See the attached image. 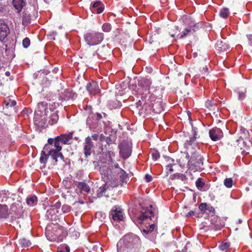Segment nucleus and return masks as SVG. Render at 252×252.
<instances>
[{"label":"nucleus","mask_w":252,"mask_h":252,"mask_svg":"<svg viewBox=\"0 0 252 252\" xmlns=\"http://www.w3.org/2000/svg\"><path fill=\"white\" fill-rule=\"evenodd\" d=\"M139 238L133 234H128L121 239L117 245L118 252H139Z\"/></svg>","instance_id":"obj_1"},{"label":"nucleus","mask_w":252,"mask_h":252,"mask_svg":"<svg viewBox=\"0 0 252 252\" xmlns=\"http://www.w3.org/2000/svg\"><path fill=\"white\" fill-rule=\"evenodd\" d=\"M155 99L154 94L147 96V93L141 94V99L137 102V107H140L138 108L140 115L145 116L152 114V101Z\"/></svg>","instance_id":"obj_2"},{"label":"nucleus","mask_w":252,"mask_h":252,"mask_svg":"<svg viewBox=\"0 0 252 252\" xmlns=\"http://www.w3.org/2000/svg\"><path fill=\"white\" fill-rule=\"evenodd\" d=\"M85 42L89 46H94L100 43L104 39V34L100 32H88L84 35Z\"/></svg>","instance_id":"obj_3"},{"label":"nucleus","mask_w":252,"mask_h":252,"mask_svg":"<svg viewBox=\"0 0 252 252\" xmlns=\"http://www.w3.org/2000/svg\"><path fill=\"white\" fill-rule=\"evenodd\" d=\"M61 229L59 226L56 224L48 225L46 227L45 234L47 239L51 241H56L58 239V236L60 234Z\"/></svg>","instance_id":"obj_4"},{"label":"nucleus","mask_w":252,"mask_h":252,"mask_svg":"<svg viewBox=\"0 0 252 252\" xmlns=\"http://www.w3.org/2000/svg\"><path fill=\"white\" fill-rule=\"evenodd\" d=\"M120 149V155L122 158L126 159L128 158L132 152V148L131 145L126 141L121 142L119 145Z\"/></svg>","instance_id":"obj_5"},{"label":"nucleus","mask_w":252,"mask_h":252,"mask_svg":"<svg viewBox=\"0 0 252 252\" xmlns=\"http://www.w3.org/2000/svg\"><path fill=\"white\" fill-rule=\"evenodd\" d=\"M152 84L151 81L147 78H143L138 81V86L140 88L139 90H141L140 92H142V94L147 93V96L151 94L150 93V88Z\"/></svg>","instance_id":"obj_6"},{"label":"nucleus","mask_w":252,"mask_h":252,"mask_svg":"<svg viewBox=\"0 0 252 252\" xmlns=\"http://www.w3.org/2000/svg\"><path fill=\"white\" fill-rule=\"evenodd\" d=\"M118 186V182L115 181L114 183H112V181L111 183L108 184V183H105L103 184L102 186L100 187L96 191V195L97 198H100L102 197L106 191L110 188V187L112 188L116 187Z\"/></svg>","instance_id":"obj_7"},{"label":"nucleus","mask_w":252,"mask_h":252,"mask_svg":"<svg viewBox=\"0 0 252 252\" xmlns=\"http://www.w3.org/2000/svg\"><path fill=\"white\" fill-rule=\"evenodd\" d=\"M211 139L213 141L220 140L223 136L222 131L220 128L215 127L211 129L209 132Z\"/></svg>","instance_id":"obj_8"},{"label":"nucleus","mask_w":252,"mask_h":252,"mask_svg":"<svg viewBox=\"0 0 252 252\" xmlns=\"http://www.w3.org/2000/svg\"><path fill=\"white\" fill-rule=\"evenodd\" d=\"M173 168L172 164H169L165 166V175L164 178H166L167 181V186L170 188H172V183L173 180Z\"/></svg>","instance_id":"obj_9"},{"label":"nucleus","mask_w":252,"mask_h":252,"mask_svg":"<svg viewBox=\"0 0 252 252\" xmlns=\"http://www.w3.org/2000/svg\"><path fill=\"white\" fill-rule=\"evenodd\" d=\"M104 4L100 0L93 2L90 6L92 12L95 14H100L104 11Z\"/></svg>","instance_id":"obj_10"},{"label":"nucleus","mask_w":252,"mask_h":252,"mask_svg":"<svg viewBox=\"0 0 252 252\" xmlns=\"http://www.w3.org/2000/svg\"><path fill=\"white\" fill-rule=\"evenodd\" d=\"M115 168L116 169V172L114 173L115 174L113 175L115 179L112 182L114 183L115 181L118 182L117 179L118 177L120 178L121 181L125 180L127 176L125 170L119 167L118 163L115 164Z\"/></svg>","instance_id":"obj_11"},{"label":"nucleus","mask_w":252,"mask_h":252,"mask_svg":"<svg viewBox=\"0 0 252 252\" xmlns=\"http://www.w3.org/2000/svg\"><path fill=\"white\" fill-rule=\"evenodd\" d=\"M50 108L47 107V103L46 102H41L38 103L36 112H39L40 115L42 117L48 116Z\"/></svg>","instance_id":"obj_12"},{"label":"nucleus","mask_w":252,"mask_h":252,"mask_svg":"<svg viewBox=\"0 0 252 252\" xmlns=\"http://www.w3.org/2000/svg\"><path fill=\"white\" fill-rule=\"evenodd\" d=\"M9 33L8 26L3 20H0V41H2Z\"/></svg>","instance_id":"obj_13"},{"label":"nucleus","mask_w":252,"mask_h":252,"mask_svg":"<svg viewBox=\"0 0 252 252\" xmlns=\"http://www.w3.org/2000/svg\"><path fill=\"white\" fill-rule=\"evenodd\" d=\"M93 147V143L90 136H88L85 139L84 146V154L85 158H87L91 154V149Z\"/></svg>","instance_id":"obj_14"},{"label":"nucleus","mask_w":252,"mask_h":252,"mask_svg":"<svg viewBox=\"0 0 252 252\" xmlns=\"http://www.w3.org/2000/svg\"><path fill=\"white\" fill-rule=\"evenodd\" d=\"M110 215L112 219L115 221L122 220L123 219V215L121 209L114 206L110 212Z\"/></svg>","instance_id":"obj_15"},{"label":"nucleus","mask_w":252,"mask_h":252,"mask_svg":"<svg viewBox=\"0 0 252 252\" xmlns=\"http://www.w3.org/2000/svg\"><path fill=\"white\" fill-rule=\"evenodd\" d=\"M86 89L90 94L93 95L98 94L100 91L98 84L96 82H92L88 83L86 86Z\"/></svg>","instance_id":"obj_16"},{"label":"nucleus","mask_w":252,"mask_h":252,"mask_svg":"<svg viewBox=\"0 0 252 252\" xmlns=\"http://www.w3.org/2000/svg\"><path fill=\"white\" fill-rule=\"evenodd\" d=\"M188 162L189 164L200 167L203 164V158L200 155H197L196 156H191Z\"/></svg>","instance_id":"obj_17"},{"label":"nucleus","mask_w":252,"mask_h":252,"mask_svg":"<svg viewBox=\"0 0 252 252\" xmlns=\"http://www.w3.org/2000/svg\"><path fill=\"white\" fill-rule=\"evenodd\" d=\"M110 50L107 46L103 45L98 48L96 51V54L100 58H106L107 56L110 55Z\"/></svg>","instance_id":"obj_18"},{"label":"nucleus","mask_w":252,"mask_h":252,"mask_svg":"<svg viewBox=\"0 0 252 252\" xmlns=\"http://www.w3.org/2000/svg\"><path fill=\"white\" fill-rule=\"evenodd\" d=\"M43 119L46 120H48L49 123L51 125H53L57 122L59 120V117L57 112L52 110L51 109L49 112L48 116H45Z\"/></svg>","instance_id":"obj_19"},{"label":"nucleus","mask_w":252,"mask_h":252,"mask_svg":"<svg viewBox=\"0 0 252 252\" xmlns=\"http://www.w3.org/2000/svg\"><path fill=\"white\" fill-rule=\"evenodd\" d=\"M12 5L17 10V12L19 13L24 7L26 4L25 0H12Z\"/></svg>","instance_id":"obj_20"},{"label":"nucleus","mask_w":252,"mask_h":252,"mask_svg":"<svg viewBox=\"0 0 252 252\" xmlns=\"http://www.w3.org/2000/svg\"><path fill=\"white\" fill-rule=\"evenodd\" d=\"M155 100L156 99L152 101V113L159 114L163 110V107L160 101Z\"/></svg>","instance_id":"obj_21"},{"label":"nucleus","mask_w":252,"mask_h":252,"mask_svg":"<svg viewBox=\"0 0 252 252\" xmlns=\"http://www.w3.org/2000/svg\"><path fill=\"white\" fill-rule=\"evenodd\" d=\"M60 142L63 144H69V141L72 139V133H70L68 134H62L57 137Z\"/></svg>","instance_id":"obj_22"},{"label":"nucleus","mask_w":252,"mask_h":252,"mask_svg":"<svg viewBox=\"0 0 252 252\" xmlns=\"http://www.w3.org/2000/svg\"><path fill=\"white\" fill-rule=\"evenodd\" d=\"M9 215L8 206L0 204V219H6Z\"/></svg>","instance_id":"obj_23"},{"label":"nucleus","mask_w":252,"mask_h":252,"mask_svg":"<svg viewBox=\"0 0 252 252\" xmlns=\"http://www.w3.org/2000/svg\"><path fill=\"white\" fill-rule=\"evenodd\" d=\"M63 94L64 95V100L73 99L77 97V94L73 93L70 89L64 90Z\"/></svg>","instance_id":"obj_24"},{"label":"nucleus","mask_w":252,"mask_h":252,"mask_svg":"<svg viewBox=\"0 0 252 252\" xmlns=\"http://www.w3.org/2000/svg\"><path fill=\"white\" fill-rule=\"evenodd\" d=\"M31 16L26 10H24L22 13V24L24 25H27L30 23Z\"/></svg>","instance_id":"obj_25"},{"label":"nucleus","mask_w":252,"mask_h":252,"mask_svg":"<svg viewBox=\"0 0 252 252\" xmlns=\"http://www.w3.org/2000/svg\"><path fill=\"white\" fill-rule=\"evenodd\" d=\"M57 213H60V214H61L59 211H56L53 209V208H51V207L46 212V215L47 217L52 221L55 220L56 217H54L55 216V215Z\"/></svg>","instance_id":"obj_26"},{"label":"nucleus","mask_w":252,"mask_h":252,"mask_svg":"<svg viewBox=\"0 0 252 252\" xmlns=\"http://www.w3.org/2000/svg\"><path fill=\"white\" fill-rule=\"evenodd\" d=\"M75 185L82 191H84L86 193H88L90 191V188L87 185V184L84 182H76Z\"/></svg>","instance_id":"obj_27"},{"label":"nucleus","mask_w":252,"mask_h":252,"mask_svg":"<svg viewBox=\"0 0 252 252\" xmlns=\"http://www.w3.org/2000/svg\"><path fill=\"white\" fill-rule=\"evenodd\" d=\"M147 213L146 212L145 213L142 212H140L139 214L136 215L133 217V221H134V220L137 219L138 220H139V222L141 223L142 220L147 219L148 217H151V215L150 216L149 215H147Z\"/></svg>","instance_id":"obj_28"},{"label":"nucleus","mask_w":252,"mask_h":252,"mask_svg":"<svg viewBox=\"0 0 252 252\" xmlns=\"http://www.w3.org/2000/svg\"><path fill=\"white\" fill-rule=\"evenodd\" d=\"M26 203L29 206H35L37 204V198L35 195L30 196L27 198Z\"/></svg>","instance_id":"obj_29"},{"label":"nucleus","mask_w":252,"mask_h":252,"mask_svg":"<svg viewBox=\"0 0 252 252\" xmlns=\"http://www.w3.org/2000/svg\"><path fill=\"white\" fill-rule=\"evenodd\" d=\"M19 244L20 245L21 247L23 249H25L26 248H29L32 245L31 241L25 238H21L19 240Z\"/></svg>","instance_id":"obj_30"},{"label":"nucleus","mask_w":252,"mask_h":252,"mask_svg":"<svg viewBox=\"0 0 252 252\" xmlns=\"http://www.w3.org/2000/svg\"><path fill=\"white\" fill-rule=\"evenodd\" d=\"M216 48L220 51H224L229 49V46L221 41H218L216 44Z\"/></svg>","instance_id":"obj_31"},{"label":"nucleus","mask_w":252,"mask_h":252,"mask_svg":"<svg viewBox=\"0 0 252 252\" xmlns=\"http://www.w3.org/2000/svg\"><path fill=\"white\" fill-rule=\"evenodd\" d=\"M194 32H195V29L194 28L192 29L191 28H188L185 29L180 34L177 36H179V38H184Z\"/></svg>","instance_id":"obj_32"},{"label":"nucleus","mask_w":252,"mask_h":252,"mask_svg":"<svg viewBox=\"0 0 252 252\" xmlns=\"http://www.w3.org/2000/svg\"><path fill=\"white\" fill-rule=\"evenodd\" d=\"M106 157L107 158V160L108 161V165L109 166H113V164H116V162H115L113 159V156H114V154L111 151H107L106 153Z\"/></svg>","instance_id":"obj_33"},{"label":"nucleus","mask_w":252,"mask_h":252,"mask_svg":"<svg viewBox=\"0 0 252 252\" xmlns=\"http://www.w3.org/2000/svg\"><path fill=\"white\" fill-rule=\"evenodd\" d=\"M49 157V155L48 153V154H46L45 151H42L41 153V157L40 158V163L45 164L47 162Z\"/></svg>","instance_id":"obj_34"},{"label":"nucleus","mask_w":252,"mask_h":252,"mask_svg":"<svg viewBox=\"0 0 252 252\" xmlns=\"http://www.w3.org/2000/svg\"><path fill=\"white\" fill-rule=\"evenodd\" d=\"M196 139V137H191L190 138L189 140H187L185 143V147L187 150H189L190 147H191L192 144L195 142Z\"/></svg>","instance_id":"obj_35"},{"label":"nucleus","mask_w":252,"mask_h":252,"mask_svg":"<svg viewBox=\"0 0 252 252\" xmlns=\"http://www.w3.org/2000/svg\"><path fill=\"white\" fill-rule=\"evenodd\" d=\"M229 243L226 242H223L221 243L219 246L220 250H221V251L224 252H226L229 249Z\"/></svg>","instance_id":"obj_36"},{"label":"nucleus","mask_w":252,"mask_h":252,"mask_svg":"<svg viewBox=\"0 0 252 252\" xmlns=\"http://www.w3.org/2000/svg\"><path fill=\"white\" fill-rule=\"evenodd\" d=\"M58 151H55L54 149H51L48 152L49 156L53 160H55L56 163L58 161Z\"/></svg>","instance_id":"obj_37"},{"label":"nucleus","mask_w":252,"mask_h":252,"mask_svg":"<svg viewBox=\"0 0 252 252\" xmlns=\"http://www.w3.org/2000/svg\"><path fill=\"white\" fill-rule=\"evenodd\" d=\"M100 139L101 141H105L107 144L110 145L112 144L113 142V140L112 138V136L110 135L109 136H105L102 134L100 135Z\"/></svg>","instance_id":"obj_38"},{"label":"nucleus","mask_w":252,"mask_h":252,"mask_svg":"<svg viewBox=\"0 0 252 252\" xmlns=\"http://www.w3.org/2000/svg\"><path fill=\"white\" fill-rule=\"evenodd\" d=\"M229 14V9L227 8L221 9L220 12V16L223 18H226Z\"/></svg>","instance_id":"obj_39"},{"label":"nucleus","mask_w":252,"mask_h":252,"mask_svg":"<svg viewBox=\"0 0 252 252\" xmlns=\"http://www.w3.org/2000/svg\"><path fill=\"white\" fill-rule=\"evenodd\" d=\"M69 247L65 244L60 245L57 249V252H69Z\"/></svg>","instance_id":"obj_40"},{"label":"nucleus","mask_w":252,"mask_h":252,"mask_svg":"<svg viewBox=\"0 0 252 252\" xmlns=\"http://www.w3.org/2000/svg\"><path fill=\"white\" fill-rule=\"evenodd\" d=\"M102 29L103 32H108L111 31L112 26L110 23H106L102 26Z\"/></svg>","instance_id":"obj_41"},{"label":"nucleus","mask_w":252,"mask_h":252,"mask_svg":"<svg viewBox=\"0 0 252 252\" xmlns=\"http://www.w3.org/2000/svg\"><path fill=\"white\" fill-rule=\"evenodd\" d=\"M224 185L227 188H230L233 185V180L231 178H226L224 181Z\"/></svg>","instance_id":"obj_42"},{"label":"nucleus","mask_w":252,"mask_h":252,"mask_svg":"<svg viewBox=\"0 0 252 252\" xmlns=\"http://www.w3.org/2000/svg\"><path fill=\"white\" fill-rule=\"evenodd\" d=\"M61 143L60 141L56 137L54 141V147L56 148V149H54L55 151L60 152L62 150V147L61 145Z\"/></svg>","instance_id":"obj_43"},{"label":"nucleus","mask_w":252,"mask_h":252,"mask_svg":"<svg viewBox=\"0 0 252 252\" xmlns=\"http://www.w3.org/2000/svg\"><path fill=\"white\" fill-rule=\"evenodd\" d=\"M196 186L198 188H202L205 186V183L203 181V179L199 178L196 181Z\"/></svg>","instance_id":"obj_44"},{"label":"nucleus","mask_w":252,"mask_h":252,"mask_svg":"<svg viewBox=\"0 0 252 252\" xmlns=\"http://www.w3.org/2000/svg\"><path fill=\"white\" fill-rule=\"evenodd\" d=\"M182 19L183 22L185 23V25H190L191 20L190 16L187 15H184L182 17Z\"/></svg>","instance_id":"obj_45"},{"label":"nucleus","mask_w":252,"mask_h":252,"mask_svg":"<svg viewBox=\"0 0 252 252\" xmlns=\"http://www.w3.org/2000/svg\"><path fill=\"white\" fill-rule=\"evenodd\" d=\"M71 210V207L68 205L64 204L62 206L61 211L63 213L65 214L68 213Z\"/></svg>","instance_id":"obj_46"},{"label":"nucleus","mask_w":252,"mask_h":252,"mask_svg":"<svg viewBox=\"0 0 252 252\" xmlns=\"http://www.w3.org/2000/svg\"><path fill=\"white\" fill-rule=\"evenodd\" d=\"M30 40L28 37L24 38L22 42V45L24 48H27L30 45Z\"/></svg>","instance_id":"obj_47"},{"label":"nucleus","mask_w":252,"mask_h":252,"mask_svg":"<svg viewBox=\"0 0 252 252\" xmlns=\"http://www.w3.org/2000/svg\"><path fill=\"white\" fill-rule=\"evenodd\" d=\"M152 158L154 160H157L160 157V154L157 150H154L152 153Z\"/></svg>","instance_id":"obj_48"},{"label":"nucleus","mask_w":252,"mask_h":252,"mask_svg":"<svg viewBox=\"0 0 252 252\" xmlns=\"http://www.w3.org/2000/svg\"><path fill=\"white\" fill-rule=\"evenodd\" d=\"M198 208L201 211L204 212L206 210H208L209 206L206 203H202L199 205Z\"/></svg>","instance_id":"obj_49"},{"label":"nucleus","mask_w":252,"mask_h":252,"mask_svg":"<svg viewBox=\"0 0 252 252\" xmlns=\"http://www.w3.org/2000/svg\"><path fill=\"white\" fill-rule=\"evenodd\" d=\"M61 206V203L60 202L58 201L55 204L51 206V208H53V209L56 210V211H59L60 209Z\"/></svg>","instance_id":"obj_50"},{"label":"nucleus","mask_w":252,"mask_h":252,"mask_svg":"<svg viewBox=\"0 0 252 252\" xmlns=\"http://www.w3.org/2000/svg\"><path fill=\"white\" fill-rule=\"evenodd\" d=\"M205 106L207 108L211 109L214 107V105L212 101L207 100L205 102Z\"/></svg>","instance_id":"obj_51"},{"label":"nucleus","mask_w":252,"mask_h":252,"mask_svg":"<svg viewBox=\"0 0 252 252\" xmlns=\"http://www.w3.org/2000/svg\"><path fill=\"white\" fill-rule=\"evenodd\" d=\"M181 179L182 181L186 179V176L183 174H180L179 173L174 174V179Z\"/></svg>","instance_id":"obj_52"},{"label":"nucleus","mask_w":252,"mask_h":252,"mask_svg":"<svg viewBox=\"0 0 252 252\" xmlns=\"http://www.w3.org/2000/svg\"><path fill=\"white\" fill-rule=\"evenodd\" d=\"M100 172L101 174L104 175L105 176H108L109 175L108 172L104 169V167H101L100 168Z\"/></svg>","instance_id":"obj_53"},{"label":"nucleus","mask_w":252,"mask_h":252,"mask_svg":"<svg viewBox=\"0 0 252 252\" xmlns=\"http://www.w3.org/2000/svg\"><path fill=\"white\" fill-rule=\"evenodd\" d=\"M94 118L97 121H99L102 118V116L99 113H96L94 114Z\"/></svg>","instance_id":"obj_54"},{"label":"nucleus","mask_w":252,"mask_h":252,"mask_svg":"<svg viewBox=\"0 0 252 252\" xmlns=\"http://www.w3.org/2000/svg\"><path fill=\"white\" fill-rule=\"evenodd\" d=\"M145 178L146 182L149 183L152 180V177L151 175L149 174H146L145 176Z\"/></svg>","instance_id":"obj_55"},{"label":"nucleus","mask_w":252,"mask_h":252,"mask_svg":"<svg viewBox=\"0 0 252 252\" xmlns=\"http://www.w3.org/2000/svg\"><path fill=\"white\" fill-rule=\"evenodd\" d=\"M247 37L249 40V44L252 45V34H247Z\"/></svg>","instance_id":"obj_56"},{"label":"nucleus","mask_w":252,"mask_h":252,"mask_svg":"<svg viewBox=\"0 0 252 252\" xmlns=\"http://www.w3.org/2000/svg\"><path fill=\"white\" fill-rule=\"evenodd\" d=\"M192 131L193 132V136L192 137L196 136L197 137V129L196 127H192Z\"/></svg>","instance_id":"obj_57"},{"label":"nucleus","mask_w":252,"mask_h":252,"mask_svg":"<svg viewBox=\"0 0 252 252\" xmlns=\"http://www.w3.org/2000/svg\"><path fill=\"white\" fill-rule=\"evenodd\" d=\"M245 97V93H239V98L240 99H243Z\"/></svg>","instance_id":"obj_58"},{"label":"nucleus","mask_w":252,"mask_h":252,"mask_svg":"<svg viewBox=\"0 0 252 252\" xmlns=\"http://www.w3.org/2000/svg\"><path fill=\"white\" fill-rule=\"evenodd\" d=\"M0 140L1 141L0 142H3V143L5 142L6 140V137L5 136H4V137H2L0 136Z\"/></svg>","instance_id":"obj_59"},{"label":"nucleus","mask_w":252,"mask_h":252,"mask_svg":"<svg viewBox=\"0 0 252 252\" xmlns=\"http://www.w3.org/2000/svg\"><path fill=\"white\" fill-rule=\"evenodd\" d=\"M92 137L94 140L96 141L98 138V135L97 134H94L92 135Z\"/></svg>","instance_id":"obj_60"},{"label":"nucleus","mask_w":252,"mask_h":252,"mask_svg":"<svg viewBox=\"0 0 252 252\" xmlns=\"http://www.w3.org/2000/svg\"><path fill=\"white\" fill-rule=\"evenodd\" d=\"M58 158H60L61 159L63 160L64 159V157L63 155L61 153H60L59 152H58Z\"/></svg>","instance_id":"obj_61"},{"label":"nucleus","mask_w":252,"mask_h":252,"mask_svg":"<svg viewBox=\"0 0 252 252\" xmlns=\"http://www.w3.org/2000/svg\"><path fill=\"white\" fill-rule=\"evenodd\" d=\"M55 140H54L53 138H49L48 139V143L50 145H52L53 143H54Z\"/></svg>","instance_id":"obj_62"},{"label":"nucleus","mask_w":252,"mask_h":252,"mask_svg":"<svg viewBox=\"0 0 252 252\" xmlns=\"http://www.w3.org/2000/svg\"><path fill=\"white\" fill-rule=\"evenodd\" d=\"M190 246V244L189 243H187L185 247V250H186V252H187V249L188 247H189V246ZM184 252H185V251H184Z\"/></svg>","instance_id":"obj_63"},{"label":"nucleus","mask_w":252,"mask_h":252,"mask_svg":"<svg viewBox=\"0 0 252 252\" xmlns=\"http://www.w3.org/2000/svg\"><path fill=\"white\" fill-rule=\"evenodd\" d=\"M194 214V212L193 211H189L188 214L187 215V217L190 216Z\"/></svg>","instance_id":"obj_64"}]
</instances>
